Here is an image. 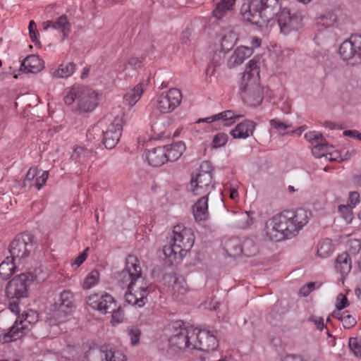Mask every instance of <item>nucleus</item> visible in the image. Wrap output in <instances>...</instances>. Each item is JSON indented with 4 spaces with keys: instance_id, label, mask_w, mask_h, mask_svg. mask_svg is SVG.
I'll list each match as a JSON object with an SVG mask.
<instances>
[{
    "instance_id": "f257e3e1",
    "label": "nucleus",
    "mask_w": 361,
    "mask_h": 361,
    "mask_svg": "<svg viewBox=\"0 0 361 361\" xmlns=\"http://www.w3.org/2000/svg\"><path fill=\"white\" fill-rule=\"evenodd\" d=\"M310 215L311 213L303 208L285 209L267 221L265 234L274 241L292 238L308 223Z\"/></svg>"
},
{
    "instance_id": "f03ea898",
    "label": "nucleus",
    "mask_w": 361,
    "mask_h": 361,
    "mask_svg": "<svg viewBox=\"0 0 361 361\" xmlns=\"http://www.w3.org/2000/svg\"><path fill=\"white\" fill-rule=\"evenodd\" d=\"M119 278L123 283L129 282L125 293L126 302L135 307H143L147 302L149 284L142 276L140 262L135 256H128L126 268L121 272Z\"/></svg>"
},
{
    "instance_id": "7ed1b4c3",
    "label": "nucleus",
    "mask_w": 361,
    "mask_h": 361,
    "mask_svg": "<svg viewBox=\"0 0 361 361\" xmlns=\"http://www.w3.org/2000/svg\"><path fill=\"white\" fill-rule=\"evenodd\" d=\"M260 59L255 56L246 65L240 85L243 102L248 106H259L264 99V88L260 85Z\"/></svg>"
},
{
    "instance_id": "20e7f679",
    "label": "nucleus",
    "mask_w": 361,
    "mask_h": 361,
    "mask_svg": "<svg viewBox=\"0 0 361 361\" xmlns=\"http://www.w3.org/2000/svg\"><path fill=\"white\" fill-rule=\"evenodd\" d=\"M279 4L278 0H252L241 6L240 15L246 23H257L256 17L264 22L269 23L278 13Z\"/></svg>"
},
{
    "instance_id": "39448f33",
    "label": "nucleus",
    "mask_w": 361,
    "mask_h": 361,
    "mask_svg": "<svg viewBox=\"0 0 361 361\" xmlns=\"http://www.w3.org/2000/svg\"><path fill=\"white\" fill-rule=\"evenodd\" d=\"M39 315L36 311L28 310L18 317L8 331L0 334V342L10 343L23 337L38 321Z\"/></svg>"
},
{
    "instance_id": "423d86ee",
    "label": "nucleus",
    "mask_w": 361,
    "mask_h": 361,
    "mask_svg": "<svg viewBox=\"0 0 361 361\" xmlns=\"http://www.w3.org/2000/svg\"><path fill=\"white\" fill-rule=\"evenodd\" d=\"M67 105L77 102L78 110L80 112L92 111L98 104V94L86 87H73L64 96Z\"/></svg>"
},
{
    "instance_id": "0eeeda50",
    "label": "nucleus",
    "mask_w": 361,
    "mask_h": 361,
    "mask_svg": "<svg viewBox=\"0 0 361 361\" xmlns=\"http://www.w3.org/2000/svg\"><path fill=\"white\" fill-rule=\"evenodd\" d=\"M212 185V166L209 162H203L198 173L191 178L188 190L195 196L208 197Z\"/></svg>"
},
{
    "instance_id": "6e6552de",
    "label": "nucleus",
    "mask_w": 361,
    "mask_h": 361,
    "mask_svg": "<svg viewBox=\"0 0 361 361\" xmlns=\"http://www.w3.org/2000/svg\"><path fill=\"white\" fill-rule=\"evenodd\" d=\"M173 334L169 339V346L171 349L192 350V340L195 336V329L185 327L179 322H176L173 326Z\"/></svg>"
},
{
    "instance_id": "1a4fd4ad",
    "label": "nucleus",
    "mask_w": 361,
    "mask_h": 361,
    "mask_svg": "<svg viewBox=\"0 0 361 361\" xmlns=\"http://www.w3.org/2000/svg\"><path fill=\"white\" fill-rule=\"evenodd\" d=\"M182 92L178 88H170L157 95L154 107L161 114H166L176 109L182 101Z\"/></svg>"
},
{
    "instance_id": "9d476101",
    "label": "nucleus",
    "mask_w": 361,
    "mask_h": 361,
    "mask_svg": "<svg viewBox=\"0 0 361 361\" xmlns=\"http://www.w3.org/2000/svg\"><path fill=\"white\" fill-rule=\"evenodd\" d=\"M35 280L30 272L23 273L11 279L6 289V295L11 299H20L27 296V288Z\"/></svg>"
},
{
    "instance_id": "9b49d317",
    "label": "nucleus",
    "mask_w": 361,
    "mask_h": 361,
    "mask_svg": "<svg viewBox=\"0 0 361 361\" xmlns=\"http://www.w3.org/2000/svg\"><path fill=\"white\" fill-rule=\"evenodd\" d=\"M33 247V238L28 233L18 235L9 245L11 257L20 262L30 255Z\"/></svg>"
},
{
    "instance_id": "f8f14e48",
    "label": "nucleus",
    "mask_w": 361,
    "mask_h": 361,
    "mask_svg": "<svg viewBox=\"0 0 361 361\" xmlns=\"http://www.w3.org/2000/svg\"><path fill=\"white\" fill-rule=\"evenodd\" d=\"M122 350L112 345H103L90 353L91 361H127Z\"/></svg>"
},
{
    "instance_id": "ddd939ff",
    "label": "nucleus",
    "mask_w": 361,
    "mask_h": 361,
    "mask_svg": "<svg viewBox=\"0 0 361 361\" xmlns=\"http://www.w3.org/2000/svg\"><path fill=\"white\" fill-rule=\"evenodd\" d=\"M173 242L186 254L191 250L195 242V235L190 228L178 224L173 227Z\"/></svg>"
},
{
    "instance_id": "4468645a",
    "label": "nucleus",
    "mask_w": 361,
    "mask_h": 361,
    "mask_svg": "<svg viewBox=\"0 0 361 361\" xmlns=\"http://www.w3.org/2000/svg\"><path fill=\"white\" fill-rule=\"evenodd\" d=\"M123 114L115 117L113 122L108 126L105 132H104L103 142L106 148L112 149L118 142L123 125Z\"/></svg>"
},
{
    "instance_id": "2eb2a0df",
    "label": "nucleus",
    "mask_w": 361,
    "mask_h": 361,
    "mask_svg": "<svg viewBox=\"0 0 361 361\" xmlns=\"http://www.w3.org/2000/svg\"><path fill=\"white\" fill-rule=\"evenodd\" d=\"M218 345V342L215 336L207 330H200L195 329V336L192 340V350H199L202 351L214 350Z\"/></svg>"
},
{
    "instance_id": "dca6fc26",
    "label": "nucleus",
    "mask_w": 361,
    "mask_h": 361,
    "mask_svg": "<svg viewBox=\"0 0 361 361\" xmlns=\"http://www.w3.org/2000/svg\"><path fill=\"white\" fill-rule=\"evenodd\" d=\"M87 304L92 308L97 310L104 314L112 312L116 306L114 299L108 293L102 295L98 293L92 294L87 298Z\"/></svg>"
},
{
    "instance_id": "f3484780",
    "label": "nucleus",
    "mask_w": 361,
    "mask_h": 361,
    "mask_svg": "<svg viewBox=\"0 0 361 361\" xmlns=\"http://www.w3.org/2000/svg\"><path fill=\"white\" fill-rule=\"evenodd\" d=\"M54 315L66 316L69 314L74 308V296L72 292L63 290L61 293L54 303Z\"/></svg>"
},
{
    "instance_id": "a211bd4d",
    "label": "nucleus",
    "mask_w": 361,
    "mask_h": 361,
    "mask_svg": "<svg viewBox=\"0 0 361 361\" xmlns=\"http://www.w3.org/2000/svg\"><path fill=\"white\" fill-rule=\"evenodd\" d=\"M361 51V35H353L349 39L344 41L340 46L339 54L343 60L352 59Z\"/></svg>"
},
{
    "instance_id": "6ab92c4d",
    "label": "nucleus",
    "mask_w": 361,
    "mask_h": 361,
    "mask_svg": "<svg viewBox=\"0 0 361 361\" xmlns=\"http://www.w3.org/2000/svg\"><path fill=\"white\" fill-rule=\"evenodd\" d=\"M240 116H241L240 114H237L233 111L227 110L209 117L200 118L198 120L197 123L205 122L207 123H212L213 122L219 121L225 126H229L235 123V120Z\"/></svg>"
},
{
    "instance_id": "aec40b11",
    "label": "nucleus",
    "mask_w": 361,
    "mask_h": 361,
    "mask_svg": "<svg viewBox=\"0 0 361 361\" xmlns=\"http://www.w3.org/2000/svg\"><path fill=\"white\" fill-rule=\"evenodd\" d=\"M252 54L253 49L252 47L246 46H240L237 47L228 60V67L229 68H233L241 65L245 60L251 56Z\"/></svg>"
},
{
    "instance_id": "412c9836",
    "label": "nucleus",
    "mask_w": 361,
    "mask_h": 361,
    "mask_svg": "<svg viewBox=\"0 0 361 361\" xmlns=\"http://www.w3.org/2000/svg\"><path fill=\"white\" fill-rule=\"evenodd\" d=\"M149 80L140 82L123 96L124 102L130 106H134L141 98L147 87Z\"/></svg>"
},
{
    "instance_id": "4be33fe9",
    "label": "nucleus",
    "mask_w": 361,
    "mask_h": 361,
    "mask_svg": "<svg viewBox=\"0 0 361 361\" xmlns=\"http://www.w3.org/2000/svg\"><path fill=\"white\" fill-rule=\"evenodd\" d=\"M162 252L167 263L171 265L180 263L185 255L173 242L172 244L164 245Z\"/></svg>"
},
{
    "instance_id": "5701e85b",
    "label": "nucleus",
    "mask_w": 361,
    "mask_h": 361,
    "mask_svg": "<svg viewBox=\"0 0 361 361\" xmlns=\"http://www.w3.org/2000/svg\"><path fill=\"white\" fill-rule=\"evenodd\" d=\"M192 214L196 221H205L209 217L208 197H201L192 207Z\"/></svg>"
},
{
    "instance_id": "b1692460",
    "label": "nucleus",
    "mask_w": 361,
    "mask_h": 361,
    "mask_svg": "<svg viewBox=\"0 0 361 361\" xmlns=\"http://www.w3.org/2000/svg\"><path fill=\"white\" fill-rule=\"evenodd\" d=\"M255 126V123L252 121L245 120L238 123L235 128L231 131V135L233 138L245 139L252 135Z\"/></svg>"
},
{
    "instance_id": "393cba45",
    "label": "nucleus",
    "mask_w": 361,
    "mask_h": 361,
    "mask_svg": "<svg viewBox=\"0 0 361 361\" xmlns=\"http://www.w3.org/2000/svg\"><path fill=\"white\" fill-rule=\"evenodd\" d=\"M165 150L163 147H157L147 150L145 156L149 165L158 167L165 164L166 162Z\"/></svg>"
},
{
    "instance_id": "a878e982",
    "label": "nucleus",
    "mask_w": 361,
    "mask_h": 361,
    "mask_svg": "<svg viewBox=\"0 0 361 361\" xmlns=\"http://www.w3.org/2000/svg\"><path fill=\"white\" fill-rule=\"evenodd\" d=\"M21 68L27 73H38L43 68L42 61L37 55L32 54L23 61Z\"/></svg>"
},
{
    "instance_id": "bb28decb",
    "label": "nucleus",
    "mask_w": 361,
    "mask_h": 361,
    "mask_svg": "<svg viewBox=\"0 0 361 361\" xmlns=\"http://www.w3.org/2000/svg\"><path fill=\"white\" fill-rule=\"evenodd\" d=\"M76 71V65L73 62L62 63L57 68L51 71V75L56 78H68Z\"/></svg>"
},
{
    "instance_id": "cd10ccee",
    "label": "nucleus",
    "mask_w": 361,
    "mask_h": 361,
    "mask_svg": "<svg viewBox=\"0 0 361 361\" xmlns=\"http://www.w3.org/2000/svg\"><path fill=\"white\" fill-rule=\"evenodd\" d=\"M235 0H221L212 11V16L221 20L233 10Z\"/></svg>"
},
{
    "instance_id": "c85d7f7f",
    "label": "nucleus",
    "mask_w": 361,
    "mask_h": 361,
    "mask_svg": "<svg viewBox=\"0 0 361 361\" xmlns=\"http://www.w3.org/2000/svg\"><path fill=\"white\" fill-rule=\"evenodd\" d=\"M335 268L342 276H346L350 273L352 269V262L348 252H343L337 257Z\"/></svg>"
},
{
    "instance_id": "c756f323",
    "label": "nucleus",
    "mask_w": 361,
    "mask_h": 361,
    "mask_svg": "<svg viewBox=\"0 0 361 361\" xmlns=\"http://www.w3.org/2000/svg\"><path fill=\"white\" fill-rule=\"evenodd\" d=\"M166 154V161H173L177 160L185 149V145L181 142H176L171 145L163 147Z\"/></svg>"
},
{
    "instance_id": "7c9ffc66",
    "label": "nucleus",
    "mask_w": 361,
    "mask_h": 361,
    "mask_svg": "<svg viewBox=\"0 0 361 361\" xmlns=\"http://www.w3.org/2000/svg\"><path fill=\"white\" fill-rule=\"evenodd\" d=\"M170 281L173 282L171 290L173 296L178 298L187 293L188 286L183 278L172 276H170Z\"/></svg>"
},
{
    "instance_id": "2f4dec72",
    "label": "nucleus",
    "mask_w": 361,
    "mask_h": 361,
    "mask_svg": "<svg viewBox=\"0 0 361 361\" xmlns=\"http://www.w3.org/2000/svg\"><path fill=\"white\" fill-rule=\"evenodd\" d=\"M238 39V35L232 30H229L221 39V51L228 52L236 43Z\"/></svg>"
},
{
    "instance_id": "473e14b6",
    "label": "nucleus",
    "mask_w": 361,
    "mask_h": 361,
    "mask_svg": "<svg viewBox=\"0 0 361 361\" xmlns=\"http://www.w3.org/2000/svg\"><path fill=\"white\" fill-rule=\"evenodd\" d=\"M15 261L16 260L10 256L0 264V276L3 279H8L14 273L16 267Z\"/></svg>"
},
{
    "instance_id": "72a5a7b5",
    "label": "nucleus",
    "mask_w": 361,
    "mask_h": 361,
    "mask_svg": "<svg viewBox=\"0 0 361 361\" xmlns=\"http://www.w3.org/2000/svg\"><path fill=\"white\" fill-rule=\"evenodd\" d=\"M225 250L231 257H235L242 255V243L238 238L229 239L225 243Z\"/></svg>"
},
{
    "instance_id": "f704fd0d",
    "label": "nucleus",
    "mask_w": 361,
    "mask_h": 361,
    "mask_svg": "<svg viewBox=\"0 0 361 361\" xmlns=\"http://www.w3.org/2000/svg\"><path fill=\"white\" fill-rule=\"evenodd\" d=\"M334 250V245L331 240L324 239L318 243L317 254L322 258L329 257Z\"/></svg>"
},
{
    "instance_id": "c9c22d12",
    "label": "nucleus",
    "mask_w": 361,
    "mask_h": 361,
    "mask_svg": "<svg viewBox=\"0 0 361 361\" xmlns=\"http://www.w3.org/2000/svg\"><path fill=\"white\" fill-rule=\"evenodd\" d=\"M333 317L339 319L345 329H350L356 324L355 318L347 311H334Z\"/></svg>"
},
{
    "instance_id": "e433bc0d",
    "label": "nucleus",
    "mask_w": 361,
    "mask_h": 361,
    "mask_svg": "<svg viewBox=\"0 0 361 361\" xmlns=\"http://www.w3.org/2000/svg\"><path fill=\"white\" fill-rule=\"evenodd\" d=\"M332 146H329L323 139L322 142H317L312 147V153L317 158L326 157L327 153Z\"/></svg>"
},
{
    "instance_id": "4c0bfd02",
    "label": "nucleus",
    "mask_w": 361,
    "mask_h": 361,
    "mask_svg": "<svg viewBox=\"0 0 361 361\" xmlns=\"http://www.w3.org/2000/svg\"><path fill=\"white\" fill-rule=\"evenodd\" d=\"M99 280V273L97 270H92L85 278L82 283L83 289H90L95 286Z\"/></svg>"
},
{
    "instance_id": "58836bf2",
    "label": "nucleus",
    "mask_w": 361,
    "mask_h": 361,
    "mask_svg": "<svg viewBox=\"0 0 361 361\" xmlns=\"http://www.w3.org/2000/svg\"><path fill=\"white\" fill-rule=\"evenodd\" d=\"M257 252V247L252 240L246 239L242 243V254L251 257Z\"/></svg>"
},
{
    "instance_id": "ea45409f",
    "label": "nucleus",
    "mask_w": 361,
    "mask_h": 361,
    "mask_svg": "<svg viewBox=\"0 0 361 361\" xmlns=\"http://www.w3.org/2000/svg\"><path fill=\"white\" fill-rule=\"evenodd\" d=\"M40 173V170L38 169L37 167H31L23 180L24 185H33V183H35V180L36 177Z\"/></svg>"
},
{
    "instance_id": "a19ab883",
    "label": "nucleus",
    "mask_w": 361,
    "mask_h": 361,
    "mask_svg": "<svg viewBox=\"0 0 361 361\" xmlns=\"http://www.w3.org/2000/svg\"><path fill=\"white\" fill-rule=\"evenodd\" d=\"M127 332L132 345L138 344L141 336L140 329L137 326H133L128 328Z\"/></svg>"
},
{
    "instance_id": "79ce46f5",
    "label": "nucleus",
    "mask_w": 361,
    "mask_h": 361,
    "mask_svg": "<svg viewBox=\"0 0 361 361\" xmlns=\"http://www.w3.org/2000/svg\"><path fill=\"white\" fill-rule=\"evenodd\" d=\"M269 123L271 128L276 130L280 133L291 127L290 123L281 121L278 118L271 119Z\"/></svg>"
},
{
    "instance_id": "37998d69",
    "label": "nucleus",
    "mask_w": 361,
    "mask_h": 361,
    "mask_svg": "<svg viewBox=\"0 0 361 361\" xmlns=\"http://www.w3.org/2000/svg\"><path fill=\"white\" fill-rule=\"evenodd\" d=\"M224 192L228 195L230 199L234 202H238L239 194L238 191V184L226 185Z\"/></svg>"
},
{
    "instance_id": "c03bdc74",
    "label": "nucleus",
    "mask_w": 361,
    "mask_h": 361,
    "mask_svg": "<svg viewBox=\"0 0 361 361\" xmlns=\"http://www.w3.org/2000/svg\"><path fill=\"white\" fill-rule=\"evenodd\" d=\"M305 138L310 142L312 146L317 142H322L324 139L322 134L315 131L306 133L305 134Z\"/></svg>"
},
{
    "instance_id": "a18cd8bd",
    "label": "nucleus",
    "mask_w": 361,
    "mask_h": 361,
    "mask_svg": "<svg viewBox=\"0 0 361 361\" xmlns=\"http://www.w3.org/2000/svg\"><path fill=\"white\" fill-rule=\"evenodd\" d=\"M349 347L356 357H361V342L357 338H351Z\"/></svg>"
},
{
    "instance_id": "49530a36",
    "label": "nucleus",
    "mask_w": 361,
    "mask_h": 361,
    "mask_svg": "<svg viewBox=\"0 0 361 361\" xmlns=\"http://www.w3.org/2000/svg\"><path fill=\"white\" fill-rule=\"evenodd\" d=\"M49 27H52L54 29L62 33L63 37L68 36L71 31V24H47V27H46L45 29Z\"/></svg>"
},
{
    "instance_id": "de8ad7c7",
    "label": "nucleus",
    "mask_w": 361,
    "mask_h": 361,
    "mask_svg": "<svg viewBox=\"0 0 361 361\" xmlns=\"http://www.w3.org/2000/svg\"><path fill=\"white\" fill-rule=\"evenodd\" d=\"M48 177L49 173L47 171H40V173L36 177L33 185H35L38 190H40L46 183Z\"/></svg>"
},
{
    "instance_id": "09e8293b",
    "label": "nucleus",
    "mask_w": 361,
    "mask_h": 361,
    "mask_svg": "<svg viewBox=\"0 0 361 361\" xmlns=\"http://www.w3.org/2000/svg\"><path fill=\"white\" fill-rule=\"evenodd\" d=\"M228 141V135L224 133H217L212 142V145L214 147H220L224 146Z\"/></svg>"
},
{
    "instance_id": "8fccbe9b",
    "label": "nucleus",
    "mask_w": 361,
    "mask_h": 361,
    "mask_svg": "<svg viewBox=\"0 0 361 361\" xmlns=\"http://www.w3.org/2000/svg\"><path fill=\"white\" fill-rule=\"evenodd\" d=\"M108 313H111L112 319L111 323L113 325L118 324L121 322L124 317V314L121 307L116 308V305L114 307V310L112 312H109Z\"/></svg>"
},
{
    "instance_id": "3c124183",
    "label": "nucleus",
    "mask_w": 361,
    "mask_h": 361,
    "mask_svg": "<svg viewBox=\"0 0 361 361\" xmlns=\"http://www.w3.org/2000/svg\"><path fill=\"white\" fill-rule=\"evenodd\" d=\"M317 19L322 20V21L329 20L331 23H336L337 21L339 20L338 19L337 14L334 11H326L324 13L319 14L317 17Z\"/></svg>"
},
{
    "instance_id": "603ef678",
    "label": "nucleus",
    "mask_w": 361,
    "mask_h": 361,
    "mask_svg": "<svg viewBox=\"0 0 361 361\" xmlns=\"http://www.w3.org/2000/svg\"><path fill=\"white\" fill-rule=\"evenodd\" d=\"M28 30L31 41L35 44L39 43V32L37 27V24H29Z\"/></svg>"
},
{
    "instance_id": "864d4df0",
    "label": "nucleus",
    "mask_w": 361,
    "mask_h": 361,
    "mask_svg": "<svg viewBox=\"0 0 361 361\" xmlns=\"http://www.w3.org/2000/svg\"><path fill=\"white\" fill-rule=\"evenodd\" d=\"M348 305V298L343 294H339L336 298V311H342L345 307Z\"/></svg>"
},
{
    "instance_id": "5fc2aeb1",
    "label": "nucleus",
    "mask_w": 361,
    "mask_h": 361,
    "mask_svg": "<svg viewBox=\"0 0 361 361\" xmlns=\"http://www.w3.org/2000/svg\"><path fill=\"white\" fill-rule=\"evenodd\" d=\"M360 202V194L357 192H351L349 194L348 205L353 208Z\"/></svg>"
},
{
    "instance_id": "6e6d98bb",
    "label": "nucleus",
    "mask_w": 361,
    "mask_h": 361,
    "mask_svg": "<svg viewBox=\"0 0 361 361\" xmlns=\"http://www.w3.org/2000/svg\"><path fill=\"white\" fill-rule=\"evenodd\" d=\"M88 250L89 248L87 247L81 254H80L72 263V266H75L76 267H80L86 260Z\"/></svg>"
},
{
    "instance_id": "4d7b16f0",
    "label": "nucleus",
    "mask_w": 361,
    "mask_h": 361,
    "mask_svg": "<svg viewBox=\"0 0 361 361\" xmlns=\"http://www.w3.org/2000/svg\"><path fill=\"white\" fill-rule=\"evenodd\" d=\"M326 160H329L330 161H341L342 160V158L337 151H333V148L330 149L329 151L327 153Z\"/></svg>"
},
{
    "instance_id": "13d9d810",
    "label": "nucleus",
    "mask_w": 361,
    "mask_h": 361,
    "mask_svg": "<svg viewBox=\"0 0 361 361\" xmlns=\"http://www.w3.org/2000/svg\"><path fill=\"white\" fill-rule=\"evenodd\" d=\"M309 321L314 323L319 330H322L324 327V319L322 317L311 316Z\"/></svg>"
},
{
    "instance_id": "bf43d9fd",
    "label": "nucleus",
    "mask_w": 361,
    "mask_h": 361,
    "mask_svg": "<svg viewBox=\"0 0 361 361\" xmlns=\"http://www.w3.org/2000/svg\"><path fill=\"white\" fill-rule=\"evenodd\" d=\"M348 205H340L338 207V212L341 214H345L344 216L345 219H352V211Z\"/></svg>"
},
{
    "instance_id": "052dcab7",
    "label": "nucleus",
    "mask_w": 361,
    "mask_h": 361,
    "mask_svg": "<svg viewBox=\"0 0 361 361\" xmlns=\"http://www.w3.org/2000/svg\"><path fill=\"white\" fill-rule=\"evenodd\" d=\"M343 135L345 136L350 137L352 138H356L357 140L361 139V133L355 130H347L343 131Z\"/></svg>"
},
{
    "instance_id": "680f3d73",
    "label": "nucleus",
    "mask_w": 361,
    "mask_h": 361,
    "mask_svg": "<svg viewBox=\"0 0 361 361\" xmlns=\"http://www.w3.org/2000/svg\"><path fill=\"white\" fill-rule=\"evenodd\" d=\"M279 25L281 32L283 35H288L292 30V24H279Z\"/></svg>"
},
{
    "instance_id": "e2e57ef3",
    "label": "nucleus",
    "mask_w": 361,
    "mask_h": 361,
    "mask_svg": "<svg viewBox=\"0 0 361 361\" xmlns=\"http://www.w3.org/2000/svg\"><path fill=\"white\" fill-rule=\"evenodd\" d=\"M283 361H304V360L299 355H288L283 357Z\"/></svg>"
},
{
    "instance_id": "0e129e2a",
    "label": "nucleus",
    "mask_w": 361,
    "mask_h": 361,
    "mask_svg": "<svg viewBox=\"0 0 361 361\" xmlns=\"http://www.w3.org/2000/svg\"><path fill=\"white\" fill-rule=\"evenodd\" d=\"M128 63H129L130 66H131L134 68H137L140 67L141 61H140L138 59V58L132 57V58L130 59Z\"/></svg>"
},
{
    "instance_id": "69168bd1",
    "label": "nucleus",
    "mask_w": 361,
    "mask_h": 361,
    "mask_svg": "<svg viewBox=\"0 0 361 361\" xmlns=\"http://www.w3.org/2000/svg\"><path fill=\"white\" fill-rule=\"evenodd\" d=\"M9 309H10V310H11L12 312H13V313H15V314H19V313H20V307H19V305H18V303H16L15 301H13V302H10V305H9Z\"/></svg>"
},
{
    "instance_id": "338daca9",
    "label": "nucleus",
    "mask_w": 361,
    "mask_h": 361,
    "mask_svg": "<svg viewBox=\"0 0 361 361\" xmlns=\"http://www.w3.org/2000/svg\"><path fill=\"white\" fill-rule=\"evenodd\" d=\"M310 293L311 291L309 289V287L307 285H305L300 288L299 294L302 296L305 297L307 296Z\"/></svg>"
},
{
    "instance_id": "774afa93",
    "label": "nucleus",
    "mask_w": 361,
    "mask_h": 361,
    "mask_svg": "<svg viewBox=\"0 0 361 361\" xmlns=\"http://www.w3.org/2000/svg\"><path fill=\"white\" fill-rule=\"evenodd\" d=\"M84 151H85V149L83 147H76L73 151L72 158L74 159H78V154H80L81 152H82Z\"/></svg>"
}]
</instances>
